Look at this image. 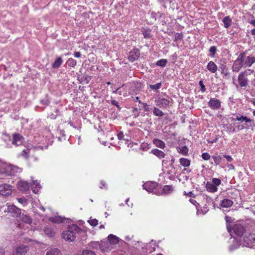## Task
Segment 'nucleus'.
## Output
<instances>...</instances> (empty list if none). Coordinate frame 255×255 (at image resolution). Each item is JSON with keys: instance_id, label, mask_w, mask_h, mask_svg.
Wrapping results in <instances>:
<instances>
[{"instance_id": "1", "label": "nucleus", "mask_w": 255, "mask_h": 255, "mask_svg": "<svg viewBox=\"0 0 255 255\" xmlns=\"http://www.w3.org/2000/svg\"><path fill=\"white\" fill-rule=\"evenodd\" d=\"M21 171V169L17 166L2 161L0 163V173L1 174L12 175Z\"/></svg>"}, {"instance_id": "2", "label": "nucleus", "mask_w": 255, "mask_h": 255, "mask_svg": "<svg viewBox=\"0 0 255 255\" xmlns=\"http://www.w3.org/2000/svg\"><path fill=\"white\" fill-rule=\"evenodd\" d=\"M76 226L75 224L69 225L67 227V230L63 231L62 233V237L65 241L72 242L76 238V232L73 230V226Z\"/></svg>"}, {"instance_id": "3", "label": "nucleus", "mask_w": 255, "mask_h": 255, "mask_svg": "<svg viewBox=\"0 0 255 255\" xmlns=\"http://www.w3.org/2000/svg\"><path fill=\"white\" fill-rule=\"evenodd\" d=\"M73 230L76 232V238L81 241H86L88 238L87 232L89 230L88 227L83 226L80 228L76 224V226H73Z\"/></svg>"}, {"instance_id": "4", "label": "nucleus", "mask_w": 255, "mask_h": 255, "mask_svg": "<svg viewBox=\"0 0 255 255\" xmlns=\"http://www.w3.org/2000/svg\"><path fill=\"white\" fill-rule=\"evenodd\" d=\"M142 186L143 188L148 193H153L156 195H160V192L157 191V189L158 184L155 182H146L143 184Z\"/></svg>"}, {"instance_id": "5", "label": "nucleus", "mask_w": 255, "mask_h": 255, "mask_svg": "<svg viewBox=\"0 0 255 255\" xmlns=\"http://www.w3.org/2000/svg\"><path fill=\"white\" fill-rule=\"evenodd\" d=\"M253 73L254 71L248 69L245 70L243 72H241L238 76V83L239 85L241 87H246L248 85L249 80L247 78V75L249 74V72Z\"/></svg>"}, {"instance_id": "6", "label": "nucleus", "mask_w": 255, "mask_h": 255, "mask_svg": "<svg viewBox=\"0 0 255 255\" xmlns=\"http://www.w3.org/2000/svg\"><path fill=\"white\" fill-rule=\"evenodd\" d=\"M139 245L142 246L141 250L142 252L148 254L154 252L155 250L156 247H157L156 242L153 240L151 241V242L149 243L146 244L139 242Z\"/></svg>"}, {"instance_id": "7", "label": "nucleus", "mask_w": 255, "mask_h": 255, "mask_svg": "<svg viewBox=\"0 0 255 255\" xmlns=\"http://www.w3.org/2000/svg\"><path fill=\"white\" fill-rule=\"evenodd\" d=\"M19 218L22 223L18 225L19 228H22L24 227V225L30 226L32 223V219L30 216L25 212H23L19 215ZM28 228V226H27Z\"/></svg>"}, {"instance_id": "8", "label": "nucleus", "mask_w": 255, "mask_h": 255, "mask_svg": "<svg viewBox=\"0 0 255 255\" xmlns=\"http://www.w3.org/2000/svg\"><path fill=\"white\" fill-rule=\"evenodd\" d=\"M13 187L11 185L3 183L0 184V195L2 196H8L11 195Z\"/></svg>"}, {"instance_id": "9", "label": "nucleus", "mask_w": 255, "mask_h": 255, "mask_svg": "<svg viewBox=\"0 0 255 255\" xmlns=\"http://www.w3.org/2000/svg\"><path fill=\"white\" fill-rule=\"evenodd\" d=\"M244 245L249 248H252L255 244V235L246 234L243 239Z\"/></svg>"}, {"instance_id": "10", "label": "nucleus", "mask_w": 255, "mask_h": 255, "mask_svg": "<svg viewBox=\"0 0 255 255\" xmlns=\"http://www.w3.org/2000/svg\"><path fill=\"white\" fill-rule=\"evenodd\" d=\"M240 56H242V61L244 68L250 67L255 62V57L254 56H247L244 53H241Z\"/></svg>"}, {"instance_id": "11", "label": "nucleus", "mask_w": 255, "mask_h": 255, "mask_svg": "<svg viewBox=\"0 0 255 255\" xmlns=\"http://www.w3.org/2000/svg\"><path fill=\"white\" fill-rule=\"evenodd\" d=\"M232 121H238L241 123H245L246 126L248 128L252 126L254 124V123L250 118H248L246 116L240 115L236 116L235 118H233Z\"/></svg>"}, {"instance_id": "12", "label": "nucleus", "mask_w": 255, "mask_h": 255, "mask_svg": "<svg viewBox=\"0 0 255 255\" xmlns=\"http://www.w3.org/2000/svg\"><path fill=\"white\" fill-rule=\"evenodd\" d=\"M107 241L113 247L119 243L121 244L122 243H125L124 240L120 239L119 237L113 234H110L108 235L107 237Z\"/></svg>"}, {"instance_id": "13", "label": "nucleus", "mask_w": 255, "mask_h": 255, "mask_svg": "<svg viewBox=\"0 0 255 255\" xmlns=\"http://www.w3.org/2000/svg\"><path fill=\"white\" fill-rule=\"evenodd\" d=\"M229 243L232 244L229 247L230 252H233L238 249L241 245V241L238 238H231Z\"/></svg>"}, {"instance_id": "14", "label": "nucleus", "mask_w": 255, "mask_h": 255, "mask_svg": "<svg viewBox=\"0 0 255 255\" xmlns=\"http://www.w3.org/2000/svg\"><path fill=\"white\" fill-rule=\"evenodd\" d=\"M242 56H240V54L238 57L237 59L235 61L232 68L233 71L235 72H239L242 68H244L243 65Z\"/></svg>"}, {"instance_id": "15", "label": "nucleus", "mask_w": 255, "mask_h": 255, "mask_svg": "<svg viewBox=\"0 0 255 255\" xmlns=\"http://www.w3.org/2000/svg\"><path fill=\"white\" fill-rule=\"evenodd\" d=\"M7 212L10 213L13 217H18L21 214L20 209L13 205L7 206Z\"/></svg>"}, {"instance_id": "16", "label": "nucleus", "mask_w": 255, "mask_h": 255, "mask_svg": "<svg viewBox=\"0 0 255 255\" xmlns=\"http://www.w3.org/2000/svg\"><path fill=\"white\" fill-rule=\"evenodd\" d=\"M24 141V138L20 134L15 133L12 135V143L15 146L21 145Z\"/></svg>"}, {"instance_id": "17", "label": "nucleus", "mask_w": 255, "mask_h": 255, "mask_svg": "<svg viewBox=\"0 0 255 255\" xmlns=\"http://www.w3.org/2000/svg\"><path fill=\"white\" fill-rule=\"evenodd\" d=\"M170 101L168 99H164L162 98H158L155 100L156 106L161 108H165L169 105Z\"/></svg>"}, {"instance_id": "18", "label": "nucleus", "mask_w": 255, "mask_h": 255, "mask_svg": "<svg viewBox=\"0 0 255 255\" xmlns=\"http://www.w3.org/2000/svg\"><path fill=\"white\" fill-rule=\"evenodd\" d=\"M101 251L103 253L109 252L114 249L108 241H101Z\"/></svg>"}, {"instance_id": "19", "label": "nucleus", "mask_w": 255, "mask_h": 255, "mask_svg": "<svg viewBox=\"0 0 255 255\" xmlns=\"http://www.w3.org/2000/svg\"><path fill=\"white\" fill-rule=\"evenodd\" d=\"M31 188L34 193L38 194L41 189V185L38 180L32 179Z\"/></svg>"}, {"instance_id": "20", "label": "nucleus", "mask_w": 255, "mask_h": 255, "mask_svg": "<svg viewBox=\"0 0 255 255\" xmlns=\"http://www.w3.org/2000/svg\"><path fill=\"white\" fill-rule=\"evenodd\" d=\"M233 230L237 236H241L245 232V228L240 224H236L233 226Z\"/></svg>"}, {"instance_id": "21", "label": "nucleus", "mask_w": 255, "mask_h": 255, "mask_svg": "<svg viewBox=\"0 0 255 255\" xmlns=\"http://www.w3.org/2000/svg\"><path fill=\"white\" fill-rule=\"evenodd\" d=\"M29 187V183L25 181H19L17 183V188L22 192L28 190Z\"/></svg>"}, {"instance_id": "22", "label": "nucleus", "mask_w": 255, "mask_h": 255, "mask_svg": "<svg viewBox=\"0 0 255 255\" xmlns=\"http://www.w3.org/2000/svg\"><path fill=\"white\" fill-rule=\"evenodd\" d=\"M140 55V52L138 49H133L129 53L128 59L130 61H134L137 60Z\"/></svg>"}, {"instance_id": "23", "label": "nucleus", "mask_w": 255, "mask_h": 255, "mask_svg": "<svg viewBox=\"0 0 255 255\" xmlns=\"http://www.w3.org/2000/svg\"><path fill=\"white\" fill-rule=\"evenodd\" d=\"M209 106L212 109L217 110L221 107V102L216 98H212L209 102Z\"/></svg>"}, {"instance_id": "24", "label": "nucleus", "mask_w": 255, "mask_h": 255, "mask_svg": "<svg viewBox=\"0 0 255 255\" xmlns=\"http://www.w3.org/2000/svg\"><path fill=\"white\" fill-rule=\"evenodd\" d=\"M49 220L55 223H61L66 221L68 223H70V219L68 218H65L59 216H56L54 217L49 218Z\"/></svg>"}, {"instance_id": "25", "label": "nucleus", "mask_w": 255, "mask_h": 255, "mask_svg": "<svg viewBox=\"0 0 255 255\" xmlns=\"http://www.w3.org/2000/svg\"><path fill=\"white\" fill-rule=\"evenodd\" d=\"M27 251V246L20 245L16 248L15 252L13 253V255H24Z\"/></svg>"}, {"instance_id": "26", "label": "nucleus", "mask_w": 255, "mask_h": 255, "mask_svg": "<svg viewBox=\"0 0 255 255\" xmlns=\"http://www.w3.org/2000/svg\"><path fill=\"white\" fill-rule=\"evenodd\" d=\"M101 241H91L88 244L89 248L91 249L101 251Z\"/></svg>"}, {"instance_id": "27", "label": "nucleus", "mask_w": 255, "mask_h": 255, "mask_svg": "<svg viewBox=\"0 0 255 255\" xmlns=\"http://www.w3.org/2000/svg\"><path fill=\"white\" fill-rule=\"evenodd\" d=\"M206 189L208 192L212 193L216 192L218 190V187H216L212 182H207Z\"/></svg>"}, {"instance_id": "28", "label": "nucleus", "mask_w": 255, "mask_h": 255, "mask_svg": "<svg viewBox=\"0 0 255 255\" xmlns=\"http://www.w3.org/2000/svg\"><path fill=\"white\" fill-rule=\"evenodd\" d=\"M133 237V236H130V235L126 236L125 237V241H124L125 243H122L121 244H128V243L131 242V244L132 246L136 245V244H139V242L132 241Z\"/></svg>"}, {"instance_id": "29", "label": "nucleus", "mask_w": 255, "mask_h": 255, "mask_svg": "<svg viewBox=\"0 0 255 255\" xmlns=\"http://www.w3.org/2000/svg\"><path fill=\"white\" fill-rule=\"evenodd\" d=\"M207 67L208 70L212 73H215L218 69L217 65L213 61L209 62L207 65Z\"/></svg>"}, {"instance_id": "30", "label": "nucleus", "mask_w": 255, "mask_h": 255, "mask_svg": "<svg viewBox=\"0 0 255 255\" xmlns=\"http://www.w3.org/2000/svg\"><path fill=\"white\" fill-rule=\"evenodd\" d=\"M151 153L155 155L160 159L164 158L165 155V154L163 151L156 148L153 149L152 150H151Z\"/></svg>"}, {"instance_id": "31", "label": "nucleus", "mask_w": 255, "mask_h": 255, "mask_svg": "<svg viewBox=\"0 0 255 255\" xmlns=\"http://www.w3.org/2000/svg\"><path fill=\"white\" fill-rule=\"evenodd\" d=\"M152 142L155 146L161 149H163L165 146L164 142L162 140L157 138H154Z\"/></svg>"}, {"instance_id": "32", "label": "nucleus", "mask_w": 255, "mask_h": 255, "mask_svg": "<svg viewBox=\"0 0 255 255\" xmlns=\"http://www.w3.org/2000/svg\"><path fill=\"white\" fill-rule=\"evenodd\" d=\"M177 151L183 155H187L188 153L189 149L186 146H180L177 147Z\"/></svg>"}, {"instance_id": "33", "label": "nucleus", "mask_w": 255, "mask_h": 255, "mask_svg": "<svg viewBox=\"0 0 255 255\" xmlns=\"http://www.w3.org/2000/svg\"><path fill=\"white\" fill-rule=\"evenodd\" d=\"M233 202L232 200L225 199L221 202L220 206L224 208H229L232 206Z\"/></svg>"}, {"instance_id": "34", "label": "nucleus", "mask_w": 255, "mask_h": 255, "mask_svg": "<svg viewBox=\"0 0 255 255\" xmlns=\"http://www.w3.org/2000/svg\"><path fill=\"white\" fill-rule=\"evenodd\" d=\"M173 191V188L172 186L165 185L162 187V193L160 194H168L171 193Z\"/></svg>"}, {"instance_id": "35", "label": "nucleus", "mask_w": 255, "mask_h": 255, "mask_svg": "<svg viewBox=\"0 0 255 255\" xmlns=\"http://www.w3.org/2000/svg\"><path fill=\"white\" fill-rule=\"evenodd\" d=\"M60 251L57 248H50L47 250L46 255H59Z\"/></svg>"}, {"instance_id": "36", "label": "nucleus", "mask_w": 255, "mask_h": 255, "mask_svg": "<svg viewBox=\"0 0 255 255\" xmlns=\"http://www.w3.org/2000/svg\"><path fill=\"white\" fill-rule=\"evenodd\" d=\"M180 164L184 167H189L191 163L190 160L185 158H181L179 159Z\"/></svg>"}, {"instance_id": "37", "label": "nucleus", "mask_w": 255, "mask_h": 255, "mask_svg": "<svg viewBox=\"0 0 255 255\" xmlns=\"http://www.w3.org/2000/svg\"><path fill=\"white\" fill-rule=\"evenodd\" d=\"M223 22L224 23V27L226 28L229 27L232 23V19L229 16H225L223 19Z\"/></svg>"}, {"instance_id": "38", "label": "nucleus", "mask_w": 255, "mask_h": 255, "mask_svg": "<svg viewBox=\"0 0 255 255\" xmlns=\"http://www.w3.org/2000/svg\"><path fill=\"white\" fill-rule=\"evenodd\" d=\"M224 128L225 130L229 133H234L235 131V128L231 124H226Z\"/></svg>"}, {"instance_id": "39", "label": "nucleus", "mask_w": 255, "mask_h": 255, "mask_svg": "<svg viewBox=\"0 0 255 255\" xmlns=\"http://www.w3.org/2000/svg\"><path fill=\"white\" fill-rule=\"evenodd\" d=\"M62 63V60L61 57H58L56 58L55 61L52 64V67L53 68H58L60 66V65Z\"/></svg>"}, {"instance_id": "40", "label": "nucleus", "mask_w": 255, "mask_h": 255, "mask_svg": "<svg viewBox=\"0 0 255 255\" xmlns=\"http://www.w3.org/2000/svg\"><path fill=\"white\" fill-rule=\"evenodd\" d=\"M208 211V209L206 206H204L202 209H199L198 207H197V213L198 215H205Z\"/></svg>"}, {"instance_id": "41", "label": "nucleus", "mask_w": 255, "mask_h": 255, "mask_svg": "<svg viewBox=\"0 0 255 255\" xmlns=\"http://www.w3.org/2000/svg\"><path fill=\"white\" fill-rule=\"evenodd\" d=\"M87 222L92 227H96L98 224V220L96 219H93L92 217L90 218Z\"/></svg>"}, {"instance_id": "42", "label": "nucleus", "mask_w": 255, "mask_h": 255, "mask_svg": "<svg viewBox=\"0 0 255 255\" xmlns=\"http://www.w3.org/2000/svg\"><path fill=\"white\" fill-rule=\"evenodd\" d=\"M167 63V61L166 59H162L157 61L156 65L161 67H164L166 66Z\"/></svg>"}, {"instance_id": "43", "label": "nucleus", "mask_w": 255, "mask_h": 255, "mask_svg": "<svg viewBox=\"0 0 255 255\" xmlns=\"http://www.w3.org/2000/svg\"><path fill=\"white\" fill-rule=\"evenodd\" d=\"M44 233L48 236L51 237H53L54 235V232L51 228H46L44 230Z\"/></svg>"}, {"instance_id": "44", "label": "nucleus", "mask_w": 255, "mask_h": 255, "mask_svg": "<svg viewBox=\"0 0 255 255\" xmlns=\"http://www.w3.org/2000/svg\"><path fill=\"white\" fill-rule=\"evenodd\" d=\"M67 63L68 66L71 67H74L76 65L77 62L75 59L70 58L68 59Z\"/></svg>"}, {"instance_id": "45", "label": "nucleus", "mask_w": 255, "mask_h": 255, "mask_svg": "<svg viewBox=\"0 0 255 255\" xmlns=\"http://www.w3.org/2000/svg\"><path fill=\"white\" fill-rule=\"evenodd\" d=\"M153 112L154 115L158 117H162L164 115L163 113L157 108H154Z\"/></svg>"}, {"instance_id": "46", "label": "nucleus", "mask_w": 255, "mask_h": 255, "mask_svg": "<svg viewBox=\"0 0 255 255\" xmlns=\"http://www.w3.org/2000/svg\"><path fill=\"white\" fill-rule=\"evenodd\" d=\"M81 255H96L95 253L90 250H84L82 253Z\"/></svg>"}, {"instance_id": "47", "label": "nucleus", "mask_w": 255, "mask_h": 255, "mask_svg": "<svg viewBox=\"0 0 255 255\" xmlns=\"http://www.w3.org/2000/svg\"><path fill=\"white\" fill-rule=\"evenodd\" d=\"M18 203L22 205L23 206H25L27 205L28 202L27 199H26L25 198H20L17 199Z\"/></svg>"}, {"instance_id": "48", "label": "nucleus", "mask_w": 255, "mask_h": 255, "mask_svg": "<svg viewBox=\"0 0 255 255\" xmlns=\"http://www.w3.org/2000/svg\"><path fill=\"white\" fill-rule=\"evenodd\" d=\"M212 182L213 184H214L215 185V186L216 187H217L218 186H219L221 184V181L219 178H214L212 179Z\"/></svg>"}, {"instance_id": "49", "label": "nucleus", "mask_w": 255, "mask_h": 255, "mask_svg": "<svg viewBox=\"0 0 255 255\" xmlns=\"http://www.w3.org/2000/svg\"><path fill=\"white\" fill-rule=\"evenodd\" d=\"M161 86V84L160 83H158L155 85H150L149 87L151 89L153 90H156L160 88Z\"/></svg>"}, {"instance_id": "50", "label": "nucleus", "mask_w": 255, "mask_h": 255, "mask_svg": "<svg viewBox=\"0 0 255 255\" xmlns=\"http://www.w3.org/2000/svg\"><path fill=\"white\" fill-rule=\"evenodd\" d=\"M214 161L216 165L220 164L221 162L222 157L220 156H214L213 157Z\"/></svg>"}, {"instance_id": "51", "label": "nucleus", "mask_w": 255, "mask_h": 255, "mask_svg": "<svg viewBox=\"0 0 255 255\" xmlns=\"http://www.w3.org/2000/svg\"><path fill=\"white\" fill-rule=\"evenodd\" d=\"M122 89L124 90V84L122 86H121V87L118 88V89H117L116 90H113V93L116 94L117 93H118V94L120 95H122Z\"/></svg>"}, {"instance_id": "52", "label": "nucleus", "mask_w": 255, "mask_h": 255, "mask_svg": "<svg viewBox=\"0 0 255 255\" xmlns=\"http://www.w3.org/2000/svg\"><path fill=\"white\" fill-rule=\"evenodd\" d=\"M100 188L101 189H108V185L104 181H101L100 182Z\"/></svg>"}, {"instance_id": "53", "label": "nucleus", "mask_w": 255, "mask_h": 255, "mask_svg": "<svg viewBox=\"0 0 255 255\" xmlns=\"http://www.w3.org/2000/svg\"><path fill=\"white\" fill-rule=\"evenodd\" d=\"M202 158L205 160H208L210 158V155L207 152H204L202 154Z\"/></svg>"}, {"instance_id": "54", "label": "nucleus", "mask_w": 255, "mask_h": 255, "mask_svg": "<svg viewBox=\"0 0 255 255\" xmlns=\"http://www.w3.org/2000/svg\"><path fill=\"white\" fill-rule=\"evenodd\" d=\"M217 48L215 46H211L210 48L209 51L212 54V57H214L216 52Z\"/></svg>"}, {"instance_id": "55", "label": "nucleus", "mask_w": 255, "mask_h": 255, "mask_svg": "<svg viewBox=\"0 0 255 255\" xmlns=\"http://www.w3.org/2000/svg\"><path fill=\"white\" fill-rule=\"evenodd\" d=\"M182 39V34H181V33H176L175 34V41H177V40H180Z\"/></svg>"}, {"instance_id": "56", "label": "nucleus", "mask_w": 255, "mask_h": 255, "mask_svg": "<svg viewBox=\"0 0 255 255\" xmlns=\"http://www.w3.org/2000/svg\"><path fill=\"white\" fill-rule=\"evenodd\" d=\"M199 85L201 87V90L202 92H204L205 91V86L203 84V82L202 81H199Z\"/></svg>"}, {"instance_id": "57", "label": "nucleus", "mask_w": 255, "mask_h": 255, "mask_svg": "<svg viewBox=\"0 0 255 255\" xmlns=\"http://www.w3.org/2000/svg\"><path fill=\"white\" fill-rule=\"evenodd\" d=\"M118 137L119 140H125L124 135L123 132H119L118 134Z\"/></svg>"}, {"instance_id": "58", "label": "nucleus", "mask_w": 255, "mask_h": 255, "mask_svg": "<svg viewBox=\"0 0 255 255\" xmlns=\"http://www.w3.org/2000/svg\"><path fill=\"white\" fill-rule=\"evenodd\" d=\"M27 151V150H23L21 153V156L24 158H27L28 157V153Z\"/></svg>"}, {"instance_id": "59", "label": "nucleus", "mask_w": 255, "mask_h": 255, "mask_svg": "<svg viewBox=\"0 0 255 255\" xmlns=\"http://www.w3.org/2000/svg\"><path fill=\"white\" fill-rule=\"evenodd\" d=\"M142 107L144 109L145 111H149V108L146 103H142Z\"/></svg>"}, {"instance_id": "60", "label": "nucleus", "mask_w": 255, "mask_h": 255, "mask_svg": "<svg viewBox=\"0 0 255 255\" xmlns=\"http://www.w3.org/2000/svg\"><path fill=\"white\" fill-rule=\"evenodd\" d=\"M189 201L191 203H192V204L194 205L195 206H196V208L198 207V205H199V204L197 203V202L196 201V200L194 199H190L189 200Z\"/></svg>"}, {"instance_id": "61", "label": "nucleus", "mask_w": 255, "mask_h": 255, "mask_svg": "<svg viewBox=\"0 0 255 255\" xmlns=\"http://www.w3.org/2000/svg\"><path fill=\"white\" fill-rule=\"evenodd\" d=\"M122 95L124 97H126L128 96V93H127V89L125 88V87H124V90H123V89L122 90Z\"/></svg>"}, {"instance_id": "62", "label": "nucleus", "mask_w": 255, "mask_h": 255, "mask_svg": "<svg viewBox=\"0 0 255 255\" xmlns=\"http://www.w3.org/2000/svg\"><path fill=\"white\" fill-rule=\"evenodd\" d=\"M225 158L227 159L228 162H232L233 160L232 157L230 155H224V156Z\"/></svg>"}, {"instance_id": "63", "label": "nucleus", "mask_w": 255, "mask_h": 255, "mask_svg": "<svg viewBox=\"0 0 255 255\" xmlns=\"http://www.w3.org/2000/svg\"><path fill=\"white\" fill-rule=\"evenodd\" d=\"M74 55L75 57L76 58H79L81 57V53L80 52H75Z\"/></svg>"}, {"instance_id": "64", "label": "nucleus", "mask_w": 255, "mask_h": 255, "mask_svg": "<svg viewBox=\"0 0 255 255\" xmlns=\"http://www.w3.org/2000/svg\"><path fill=\"white\" fill-rule=\"evenodd\" d=\"M184 195H187V196H193V194L192 192H189L188 193H187L186 192H184Z\"/></svg>"}]
</instances>
